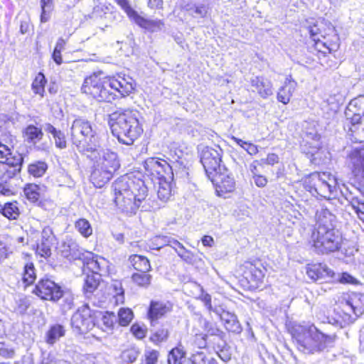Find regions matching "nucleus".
<instances>
[{"mask_svg":"<svg viewBox=\"0 0 364 364\" xmlns=\"http://www.w3.org/2000/svg\"><path fill=\"white\" fill-rule=\"evenodd\" d=\"M114 202L122 211L135 213L147 196L144 182L133 176H124L112 185Z\"/></svg>","mask_w":364,"mask_h":364,"instance_id":"f257e3e1","label":"nucleus"},{"mask_svg":"<svg viewBox=\"0 0 364 364\" xmlns=\"http://www.w3.org/2000/svg\"><path fill=\"white\" fill-rule=\"evenodd\" d=\"M139 112L130 109L115 112L109 115L112 132L120 143L131 145L141 136L143 128L139 122Z\"/></svg>","mask_w":364,"mask_h":364,"instance_id":"f03ea898","label":"nucleus"},{"mask_svg":"<svg viewBox=\"0 0 364 364\" xmlns=\"http://www.w3.org/2000/svg\"><path fill=\"white\" fill-rule=\"evenodd\" d=\"M100 143L95 152L85 154L95 161V168L91 174V181L95 186L101 188L107 183L120 167L117 154L109 149H99Z\"/></svg>","mask_w":364,"mask_h":364,"instance_id":"7ed1b4c3","label":"nucleus"},{"mask_svg":"<svg viewBox=\"0 0 364 364\" xmlns=\"http://www.w3.org/2000/svg\"><path fill=\"white\" fill-rule=\"evenodd\" d=\"M291 335L297 349L306 354H314L326 348L331 338L320 332L315 326H295Z\"/></svg>","mask_w":364,"mask_h":364,"instance_id":"20e7f679","label":"nucleus"},{"mask_svg":"<svg viewBox=\"0 0 364 364\" xmlns=\"http://www.w3.org/2000/svg\"><path fill=\"white\" fill-rule=\"evenodd\" d=\"M70 136L73 143L80 152L93 153L99 144L97 129L90 122L82 118L75 119L71 125Z\"/></svg>","mask_w":364,"mask_h":364,"instance_id":"39448f33","label":"nucleus"},{"mask_svg":"<svg viewBox=\"0 0 364 364\" xmlns=\"http://www.w3.org/2000/svg\"><path fill=\"white\" fill-rule=\"evenodd\" d=\"M336 178L328 172H315L305 180V188L312 195L328 199L331 198L336 191Z\"/></svg>","mask_w":364,"mask_h":364,"instance_id":"423d86ee","label":"nucleus"},{"mask_svg":"<svg viewBox=\"0 0 364 364\" xmlns=\"http://www.w3.org/2000/svg\"><path fill=\"white\" fill-rule=\"evenodd\" d=\"M108 82L107 77L93 74L85 79L81 90L98 101L110 102L114 100V95L108 89Z\"/></svg>","mask_w":364,"mask_h":364,"instance_id":"0eeeda50","label":"nucleus"},{"mask_svg":"<svg viewBox=\"0 0 364 364\" xmlns=\"http://www.w3.org/2000/svg\"><path fill=\"white\" fill-rule=\"evenodd\" d=\"M341 235L338 230H316L312 234L313 245L320 253H328L338 250L341 244Z\"/></svg>","mask_w":364,"mask_h":364,"instance_id":"6e6552de","label":"nucleus"},{"mask_svg":"<svg viewBox=\"0 0 364 364\" xmlns=\"http://www.w3.org/2000/svg\"><path fill=\"white\" fill-rule=\"evenodd\" d=\"M222 149L220 147L216 149L206 146L201 150L200 161L208 176L221 170H225L224 166L221 165Z\"/></svg>","mask_w":364,"mask_h":364,"instance_id":"1a4fd4ad","label":"nucleus"},{"mask_svg":"<svg viewBox=\"0 0 364 364\" xmlns=\"http://www.w3.org/2000/svg\"><path fill=\"white\" fill-rule=\"evenodd\" d=\"M10 149L0 142V172H5L7 178H12L20 172L23 163L21 155L11 156Z\"/></svg>","mask_w":364,"mask_h":364,"instance_id":"9d476101","label":"nucleus"},{"mask_svg":"<svg viewBox=\"0 0 364 364\" xmlns=\"http://www.w3.org/2000/svg\"><path fill=\"white\" fill-rule=\"evenodd\" d=\"M33 292L42 299L58 301L63 294L61 288L48 279L38 282Z\"/></svg>","mask_w":364,"mask_h":364,"instance_id":"9b49d317","label":"nucleus"},{"mask_svg":"<svg viewBox=\"0 0 364 364\" xmlns=\"http://www.w3.org/2000/svg\"><path fill=\"white\" fill-rule=\"evenodd\" d=\"M146 171L159 179L171 177L173 174L172 168L166 161L159 158H148L144 164Z\"/></svg>","mask_w":364,"mask_h":364,"instance_id":"f8f14e48","label":"nucleus"},{"mask_svg":"<svg viewBox=\"0 0 364 364\" xmlns=\"http://www.w3.org/2000/svg\"><path fill=\"white\" fill-rule=\"evenodd\" d=\"M209 178L215 185L216 191L220 196L226 193H231L235 190V181L225 168V170L214 173Z\"/></svg>","mask_w":364,"mask_h":364,"instance_id":"ddd939ff","label":"nucleus"},{"mask_svg":"<svg viewBox=\"0 0 364 364\" xmlns=\"http://www.w3.org/2000/svg\"><path fill=\"white\" fill-rule=\"evenodd\" d=\"M71 325L73 328L81 333L91 329L92 319L91 318V311L87 306H82L73 315Z\"/></svg>","mask_w":364,"mask_h":364,"instance_id":"4468645a","label":"nucleus"},{"mask_svg":"<svg viewBox=\"0 0 364 364\" xmlns=\"http://www.w3.org/2000/svg\"><path fill=\"white\" fill-rule=\"evenodd\" d=\"M107 79L109 87L117 91L122 97L129 95L134 90V80L129 76L117 75L107 77Z\"/></svg>","mask_w":364,"mask_h":364,"instance_id":"2eb2a0df","label":"nucleus"},{"mask_svg":"<svg viewBox=\"0 0 364 364\" xmlns=\"http://www.w3.org/2000/svg\"><path fill=\"white\" fill-rule=\"evenodd\" d=\"M345 113L347 119H350L353 127L358 124L362 117H364V96L352 100Z\"/></svg>","mask_w":364,"mask_h":364,"instance_id":"dca6fc26","label":"nucleus"},{"mask_svg":"<svg viewBox=\"0 0 364 364\" xmlns=\"http://www.w3.org/2000/svg\"><path fill=\"white\" fill-rule=\"evenodd\" d=\"M307 276L313 281L333 279L334 272L326 264L321 263L309 264L306 267Z\"/></svg>","mask_w":364,"mask_h":364,"instance_id":"f3484780","label":"nucleus"},{"mask_svg":"<svg viewBox=\"0 0 364 364\" xmlns=\"http://www.w3.org/2000/svg\"><path fill=\"white\" fill-rule=\"evenodd\" d=\"M251 86L262 99H267L273 95V84L270 80L264 76H256L250 80Z\"/></svg>","mask_w":364,"mask_h":364,"instance_id":"a211bd4d","label":"nucleus"},{"mask_svg":"<svg viewBox=\"0 0 364 364\" xmlns=\"http://www.w3.org/2000/svg\"><path fill=\"white\" fill-rule=\"evenodd\" d=\"M345 310L350 309L355 316H359L364 312V294L351 293L348 295L343 305Z\"/></svg>","mask_w":364,"mask_h":364,"instance_id":"6ab92c4d","label":"nucleus"},{"mask_svg":"<svg viewBox=\"0 0 364 364\" xmlns=\"http://www.w3.org/2000/svg\"><path fill=\"white\" fill-rule=\"evenodd\" d=\"M316 230H334L336 227V216L328 209L322 208L316 213Z\"/></svg>","mask_w":364,"mask_h":364,"instance_id":"aec40b11","label":"nucleus"},{"mask_svg":"<svg viewBox=\"0 0 364 364\" xmlns=\"http://www.w3.org/2000/svg\"><path fill=\"white\" fill-rule=\"evenodd\" d=\"M297 83L289 76L286 78L284 85L279 89L277 100L279 102L287 105L290 102L291 97L296 90Z\"/></svg>","mask_w":364,"mask_h":364,"instance_id":"412c9836","label":"nucleus"},{"mask_svg":"<svg viewBox=\"0 0 364 364\" xmlns=\"http://www.w3.org/2000/svg\"><path fill=\"white\" fill-rule=\"evenodd\" d=\"M87 265L92 274H97L100 277L107 273L109 262L102 257L95 255L88 260Z\"/></svg>","mask_w":364,"mask_h":364,"instance_id":"4be33fe9","label":"nucleus"},{"mask_svg":"<svg viewBox=\"0 0 364 364\" xmlns=\"http://www.w3.org/2000/svg\"><path fill=\"white\" fill-rule=\"evenodd\" d=\"M349 159L354 173L364 176V149L353 150L349 154Z\"/></svg>","mask_w":364,"mask_h":364,"instance_id":"5701e85b","label":"nucleus"},{"mask_svg":"<svg viewBox=\"0 0 364 364\" xmlns=\"http://www.w3.org/2000/svg\"><path fill=\"white\" fill-rule=\"evenodd\" d=\"M131 18H132L139 26L151 32H157L161 31L164 25V22L161 20L146 19L139 16L136 12Z\"/></svg>","mask_w":364,"mask_h":364,"instance_id":"b1692460","label":"nucleus"},{"mask_svg":"<svg viewBox=\"0 0 364 364\" xmlns=\"http://www.w3.org/2000/svg\"><path fill=\"white\" fill-rule=\"evenodd\" d=\"M129 260L133 267L139 272H148L151 270L149 260L144 256L132 255L129 257Z\"/></svg>","mask_w":364,"mask_h":364,"instance_id":"393cba45","label":"nucleus"},{"mask_svg":"<svg viewBox=\"0 0 364 364\" xmlns=\"http://www.w3.org/2000/svg\"><path fill=\"white\" fill-rule=\"evenodd\" d=\"M44 129L48 133L52 134L55 144L58 148L65 149L67 146V141L65 139V134L60 131L56 129L52 124L48 123L44 126Z\"/></svg>","mask_w":364,"mask_h":364,"instance_id":"a878e982","label":"nucleus"},{"mask_svg":"<svg viewBox=\"0 0 364 364\" xmlns=\"http://www.w3.org/2000/svg\"><path fill=\"white\" fill-rule=\"evenodd\" d=\"M220 318L223 321L225 328L228 331L232 332H240V325L235 314L228 311H223L220 314Z\"/></svg>","mask_w":364,"mask_h":364,"instance_id":"bb28decb","label":"nucleus"},{"mask_svg":"<svg viewBox=\"0 0 364 364\" xmlns=\"http://www.w3.org/2000/svg\"><path fill=\"white\" fill-rule=\"evenodd\" d=\"M169 311L170 308L166 304L152 301L149 308V316L151 320L157 319L165 315Z\"/></svg>","mask_w":364,"mask_h":364,"instance_id":"cd10ccee","label":"nucleus"},{"mask_svg":"<svg viewBox=\"0 0 364 364\" xmlns=\"http://www.w3.org/2000/svg\"><path fill=\"white\" fill-rule=\"evenodd\" d=\"M47 80L44 75L39 73L36 75L31 84V90L33 92L35 95H38L41 99L44 97L46 92L45 86Z\"/></svg>","mask_w":364,"mask_h":364,"instance_id":"c85d7f7f","label":"nucleus"},{"mask_svg":"<svg viewBox=\"0 0 364 364\" xmlns=\"http://www.w3.org/2000/svg\"><path fill=\"white\" fill-rule=\"evenodd\" d=\"M166 178L159 179V187L157 195L160 200L163 201L168 200L172 196V188L171 183L166 180Z\"/></svg>","mask_w":364,"mask_h":364,"instance_id":"c756f323","label":"nucleus"},{"mask_svg":"<svg viewBox=\"0 0 364 364\" xmlns=\"http://www.w3.org/2000/svg\"><path fill=\"white\" fill-rule=\"evenodd\" d=\"M183 10L193 18H204L208 13L207 7L203 4H188L183 6Z\"/></svg>","mask_w":364,"mask_h":364,"instance_id":"7c9ffc66","label":"nucleus"},{"mask_svg":"<svg viewBox=\"0 0 364 364\" xmlns=\"http://www.w3.org/2000/svg\"><path fill=\"white\" fill-rule=\"evenodd\" d=\"M1 213L9 220L16 219L20 214L17 202L5 203L4 206H1Z\"/></svg>","mask_w":364,"mask_h":364,"instance_id":"2f4dec72","label":"nucleus"},{"mask_svg":"<svg viewBox=\"0 0 364 364\" xmlns=\"http://www.w3.org/2000/svg\"><path fill=\"white\" fill-rule=\"evenodd\" d=\"M43 136L41 129L33 125L28 126L24 131V136L26 140L33 144L41 141Z\"/></svg>","mask_w":364,"mask_h":364,"instance_id":"473e14b6","label":"nucleus"},{"mask_svg":"<svg viewBox=\"0 0 364 364\" xmlns=\"http://www.w3.org/2000/svg\"><path fill=\"white\" fill-rule=\"evenodd\" d=\"M249 272L250 279L255 283V285L258 286L259 284L262 283L266 272V269L263 267H257L253 264H250Z\"/></svg>","mask_w":364,"mask_h":364,"instance_id":"72a5a7b5","label":"nucleus"},{"mask_svg":"<svg viewBox=\"0 0 364 364\" xmlns=\"http://www.w3.org/2000/svg\"><path fill=\"white\" fill-rule=\"evenodd\" d=\"M151 275L147 272L134 273L132 276V282L140 287L147 288L151 281Z\"/></svg>","mask_w":364,"mask_h":364,"instance_id":"f704fd0d","label":"nucleus"},{"mask_svg":"<svg viewBox=\"0 0 364 364\" xmlns=\"http://www.w3.org/2000/svg\"><path fill=\"white\" fill-rule=\"evenodd\" d=\"M75 228L84 237H89L92 234V228L90 222L85 219L80 218L75 223Z\"/></svg>","mask_w":364,"mask_h":364,"instance_id":"c9c22d12","label":"nucleus"},{"mask_svg":"<svg viewBox=\"0 0 364 364\" xmlns=\"http://www.w3.org/2000/svg\"><path fill=\"white\" fill-rule=\"evenodd\" d=\"M100 277L97 274H88L86 277L84 284V291L86 294H92L97 288L100 284Z\"/></svg>","mask_w":364,"mask_h":364,"instance_id":"e433bc0d","label":"nucleus"},{"mask_svg":"<svg viewBox=\"0 0 364 364\" xmlns=\"http://www.w3.org/2000/svg\"><path fill=\"white\" fill-rule=\"evenodd\" d=\"M64 335V328L60 325H55L48 331L47 342L50 344H53Z\"/></svg>","mask_w":364,"mask_h":364,"instance_id":"4c0bfd02","label":"nucleus"},{"mask_svg":"<svg viewBox=\"0 0 364 364\" xmlns=\"http://www.w3.org/2000/svg\"><path fill=\"white\" fill-rule=\"evenodd\" d=\"M140 352L136 347H130L124 350L121 353V358L127 363H134L138 358Z\"/></svg>","mask_w":364,"mask_h":364,"instance_id":"58836bf2","label":"nucleus"},{"mask_svg":"<svg viewBox=\"0 0 364 364\" xmlns=\"http://www.w3.org/2000/svg\"><path fill=\"white\" fill-rule=\"evenodd\" d=\"M116 316L114 313L106 312L101 318L102 330L104 331H112L116 322Z\"/></svg>","mask_w":364,"mask_h":364,"instance_id":"ea45409f","label":"nucleus"},{"mask_svg":"<svg viewBox=\"0 0 364 364\" xmlns=\"http://www.w3.org/2000/svg\"><path fill=\"white\" fill-rule=\"evenodd\" d=\"M41 188L36 184L27 185L24 188V194L28 200L31 202H36L38 200L41 195Z\"/></svg>","mask_w":364,"mask_h":364,"instance_id":"a19ab883","label":"nucleus"},{"mask_svg":"<svg viewBox=\"0 0 364 364\" xmlns=\"http://www.w3.org/2000/svg\"><path fill=\"white\" fill-rule=\"evenodd\" d=\"M185 353L183 349L176 347L173 348L168 357V364H181L184 358Z\"/></svg>","mask_w":364,"mask_h":364,"instance_id":"79ce46f5","label":"nucleus"},{"mask_svg":"<svg viewBox=\"0 0 364 364\" xmlns=\"http://www.w3.org/2000/svg\"><path fill=\"white\" fill-rule=\"evenodd\" d=\"M46 169V164L42 161H38L28 166V172L35 177H40L43 175Z\"/></svg>","mask_w":364,"mask_h":364,"instance_id":"37998d69","label":"nucleus"},{"mask_svg":"<svg viewBox=\"0 0 364 364\" xmlns=\"http://www.w3.org/2000/svg\"><path fill=\"white\" fill-rule=\"evenodd\" d=\"M36 279V273L34 266L32 263H28L25 265L23 275V281L26 284H32Z\"/></svg>","mask_w":364,"mask_h":364,"instance_id":"c03bdc74","label":"nucleus"},{"mask_svg":"<svg viewBox=\"0 0 364 364\" xmlns=\"http://www.w3.org/2000/svg\"><path fill=\"white\" fill-rule=\"evenodd\" d=\"M119 323L122 326H127L133 318V312L129 309L122 308L118 312Z\"/></svg>","mask_w":364,"mask_h":364,"instance_id":"a18cd8bd","label":"nucleus"},{"mask_svg":"<svg viewBox=\"0 0 364 364\" xmlns=\"http://www.w3.org/2000/svg\"><path fill=\"white\" fill-rule=\"evenodd\" d=\"M54 244L41 241L38 243L36 253L42 257L46 258L51 255V247Z\"/></svg>","mask_w":364,"mask_h":364,"instance_id":"49530a36","label":"nucleus"},{"mask_svg":"<svg viewBox=\"0 0 364 364\" xmlns=\"http://www.w3.org/2000/svg\"><path fill=\"white\" fill-rule=\"evenodd\" d=\"M11 178H7L5 172H0V193L4 196H9L13 193L11 186L8 180Z\"/></svg>","mask_w":364,"mask_h":364,"instance_id":"de8ad7c7","label":"nucleus"},{"mask_svg":"<svg viewBox=\"0 0 364 364\" xmlns=\"http://www.w3.org/2000/svg\"><path fill=\"white\" fill-rule=\"evenodd\" d=\"M322 24L321 22L320 23L316 21V23H313L312 25H309L307 28L308 31L310 34V36L312 38V39L315 41H320V36L323 37L320 26Z\"/></svg>","mask_w":364,"mask_h":364,"instance_id":"09e8293b","label":"nucleus"},{"mask_svg":"<svg viewBox=\"0 0 364 364\" xmlns=\"http://www.w3.org/2000/svg\"><path fill=\"white\" fill-rule=\"evenodd\" d=\"M169 335L167 328H160L157 330L150 338L151 341L155 343H159L166 341Z\"/></svg>","mask_w":364,"mask_h":364,"instance_id":"8fccbe9b","label":"nucleus"},{"mask_svg":"<svg viewBox=\"0 0 364 364\" xmlns=\"http://www.w3.org/2000/svg\"><path fill=\"white\" fill-rule=\"evenodd\" d=\"M55 240L53 230L50 227H46L43 229L41 232V241L50 242L54 244Z\"/></svg>","mask_w":364,"mask_h":364,"instance_id":"3c124183","label":"nucleus"},{"mask_svg":"<svg viewBox=\"0 0 364 364\" xmlns=\"http://www.w3.org/2000/svg\"><path fill=\"white\" fill-rule=\"evenodd\" d=\"M130 331L138 339L144 338L146 333V329L137 323L133 324Z\"/></svg>","mask_w":364,"mask_h":364,"instance_id":"603ef678","label":"nucleus"},{"mask_svg":"<svg viewBox=\"0 0 364 364\" xmlns=\"http://www.w3.org/2000/svg\"><path fill=\"white\" fill-rule=\"evenodd\" d=\"M146 364H157L159 352L156 350H147L145 352Z\"/></svg>","mask_w":364,"mask_h":364,"instance_id":"864d4df0","label":"nucleus"},{"mask_svg":"<svg viewBox=\"0 0 364 364\" xmlns=\"http://www.w3.org/2000/svg\"><path fill=\"white\" fill-rule=\"evenodd\" d=\"M351 205L360 220H362L364 223V203L360 202L358 200H353Z\"/></svg>","mask_w":364,"mask_h":364,"instance_id":"5fc2aeb1","label":"nucleus"},{"mask_svg":"<svg viewBox=\"0 0 364 364\" xmlns=\"http://www.w3.org/2000/svg\"><path fill=\"white\" fill-rule=\"evenodd\" d=\"M177 254L182 259L188 263H192L193 261V253L186 249L184 246L181 250H177Z\"/></svg>","mask_w":364,"mask_h":364,"instance_id":"6e6d98bb","label":"nucleus"},{"mask_svg":"<svg viewBox=\"0 0 364 364\" xmlns=\"http://www.w3.org/2000/svg\"><path fill=\"white\" fill-rule=\"evenodd\" d=\"M192 364H208V360L203 352H197L191 356Z\"/></svg>","mask_w":364,"mask_h":364,"instance_id":"4d7b16f0","label":"nucleus"},{"mask_svg":"<svg viewBox=\"0 0 364 364\" xmlns=\"http://www.w3.org/2000/svg\"><path fill=\"white\" fill-rule=\"evenodd\" d=\"M279 158L278 155H277L276 154L272 153V154H269L266 159H262L260 161H261V164H262V165L268 164V165L273 166V165L279 163Z\"/></svg>","mask_w":364,"mask_h":364,"instance_id":"13d9d810","label":"nucleus"},{"mask_svg":"<svg viewBox=\"0 0 364 364\" xmlns=\"http://www.w3.org/2000/svg\"><path fill=\"white\" fill-rule=\"evenodd\" d=\"M16 310L20 314H24L28 309L30 304L26 298H21L17 301Z\"/></svg>","mask_w":364,"mask_h":364,"instance_id":"bf43d9fd","label":"nucleus"},{"mask_svg":"<svg viewBox=\"0 0 364 364\" xmlns=\"http://www.w3.org/2000/svg\"><path fill=\"white\" fill-rule=\"evenodd\" d=\"M200 299L204 303L205 306L210 311H213L218 314V311L216 309H213L211 305V296L210 294L202 292L201 295L200 296Z\"/></svg>","mask_w":364,"mask_h":364,"instance_id":"052dcab7","label":"nucleus"},{"mask_svg":"<svg viewBox=\"0 0 364 364\" xmlns=\"http://www.w3.org/2000/svg\"><path fill=\"white\" fill-rule=\"evenodd\" d=\"M14 351L13 349L9 348L4 343H0V355L4 358H13Z\"/></svg>","mask_w":364,"mask_h":364,"instance_id":"680f3d73","label":"nucleus"},{"mask_svg":"<svg viewBox=\"0 0 364 364\" xmlns=\"http://www.w3.org/2000/svg\"><path fill=\"white\" fill-rule=\"evenodd\" d=\"M119 5L125 11L129 18H132L133 15H135L136 11L133 10L128 4L127 0H115Z\"/></svg>","mask_w":364,"mask_h":364,"instance_id":"e2e57ef3","label":"nucleus"},{"mask_svg":"<svg viewBox=\"0 0 364 364\" xmlns=\"http://www.w3.org/2000/svg\"><path fill=\"white\" fill-rule=\"evenodd\" d=\"M115 294H116V301L117 303L124 302V291L122 288L121 284L118 283L114 285Z\"/></svg>","mask_w":364,"mask_h":364,"instance_id":"0e129e2a","label":"nucleus"},{"mask_svg":"<svg viewBox=\"0 0 364 364\" xmlns=\"http://www.w3.org/2000/svg\"><path fill=\"white\" fill-rule=\"evenodd\" d=\"M342 284H355L356 279L348 273H343L338 279Z\"/></svg>","mask_w":364,"mask_h":364,"instance_id":"69168bd1","label":"nucleus"},{"mask_svg":"<svg viewBox=\"0 0 364 364\" xmlns=\"http://www.w3.org/2000/svg\"><path fill=\"white\" fill-rule=\"evenodd\" d=\"M253 179L255 185L260 188L264 187L267 183V178L260 174L254 176Z\"/></svg>","mask_w":364,"mask_h":364,"instance_id":"338daca9","label":"nucleus"},{"mask_svg":"<svg viewBox=\"0 0 364 364\" xmlns=\"http://www.w3.org/2000/svg\"><path fill=\"white\" fill-rule=\"evenodd\" d=\"M204 324L206 328L207 333L209 335H216L219 331V330L217 328H215L212 323L208 322L205 320L204 321Z\"/></svg>","mask_w":364,"mask_h":364,"instance_id":"774afa93","label":"nucleus"}]
</instances>
